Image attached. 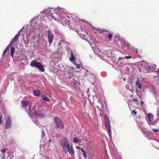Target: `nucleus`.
I'll return each instance as SVG.
<instances>
[{"label":"nucleus","instance_id":"obj_10","mask_svg":"<svg viewBox=\"0 0 159 159\" xmlns=\"http://www.w3.org/2000/svg\"><path fill=\"white\" fill-rule=\"evenodd\" d=\"M34 114L36 116L40 117H43L44 116V114L40 110L35 111L34 112Z\"/></svg>","mask_w":159,"mask_h":159},{"label":"nucleus","instance_id":"obj_33","mask_svg":"<svg viewBox=\"0 0 159 159\" xmlns=\"http://www.w3.org/2000/svg\"><path fill=\"white\" fill-rule=\"evenodd\" d=\"M6 149H2L1 150V152H2V154H4V153L6 152Z\"/></svg>","mask_w":159,"mask_h":159},{"label":"nucleus","instance_id":"obj_44","mask_svg":"<svg viewBox=\"0 0 159 159\" xmlns=\"http://www.w3.org/2000/svg\"><path fill=\"white\" fill-rule=\"evenodd\" d=\"M74 22H76V20H73Z\"/></svg>","mask_w":159,"mask_h":159},{"label":"nucleus","instance_id":"obj_36","mask_svg":"<svg viewBox=\"0 0 159 159\" xmlns=\"http://www.w3.org/2000/svg\"><path fill=\"white\" fill-rule=\"evenodd\" d=\"M125 59V57H119L118 58V60H124Z\"/></svg>","mask_w":159,"mask_h":159},{"label":"nucleus","instance_id":"obj_32","mask_svg":"<svg viewBox=\"0 0 159 159\" xmlns=\"http://www.w3.org/2000/svg\"><path fill=\"white\" fill-rule=\"evenodd\" d=\"M63 43H64V42L63 40H61L58 43V45L60 46L61 44Z\"/></svg>","mask_w":159,"mask_h":159},{"label":"nucleus","instance_id":"obj_28","mask_svg":"<svg viewBox=\"0 0 159 159\" xmlns=\"http://www.w3.org/2000/svg\"><path fill=\"white\" fill-rule=\"evenodd\" d=\"M56 10L57 11H60L61 10H63V8H61L60 7H57V9H56Z\"/></svg>","mask_w":159,"mask_h":159},{"label":"nucleus","instance_id":"obj_30","mask_svg":"<svg viewBox=\"0 0 159 159\" xmlns=\"http://www.w3.org/2000/svg\"><path fill=\"white\" fill-rule=\"evenodd\" d=\"M131 113L132 114L133 113H134V114L135 115H137V111H136V110H133L132 111H131Z\"/></svg>","mask_w":159,"mask_h":159},{"label":"nucleus","instance_id":"obj_37","mask_svg":"<svg viewBox=\"0 0 159 159\" xmlns=\"http://www.w3.org/2000/svg\"><path fill=\"white\" fill-rule=\"evenodd\" d=\"M80 36L81 37H82V36H81V35H82V36H83L84 37L85 36V35L84 34V35H83L82 34H80Z\"/></svg>","mask_w":159,"mask_h":159},{"label":"nucleus","instance_id":"obj_39","mask_svg":"<svg viewBox=\"0 0 159 159\" xmlns=\"http://www.w3.org/2000/svg\"><path fill=\"white\" fill-rule=\"evenodd\" d=\"M138 51L137 50H136L135 51V53L137 54L138 53Z\"/></svg>","mask_w":159,"mask_h":159},{"label":"nucleus","instance_id":"obj_12","mask_svg":"<svg viewBox=\"0 0 159 159\" xmlns=\"http://www.w3.org/2000/svg\"><path fill=\"white\" fill-rule=\"evenodd\" d=\"M94 30H95L96 31H98L99 33H101V32H108V31H107V30H106V29H102V30H101L100 29L95 28V29H94Z\"/></svg>","mask_w":159,"mask_h":159},{"label":"nucleus","instance_id":"obj_2","mask_svg":"<svg viewBox=\"0 0 159 159\" xmlns=\"http://www.w3.org/2000/svg\"><path fill=\"white\" fill-rule=\"evenodd\" d=\"M141 130L144 136L147 137L149 140L152 139L151 136L154 135L155 133L157 134L159 132V130H151L150 131H148V130Z\"/></svg>","mask_w":159,"mask_h":159},{"label":"nucleus","instance_id":"obj_14","mask_svg":"<svg viewBox=\"0 0 159 159\" xmlns=\"http://www.w3.org/2000/svg\"><path fill=\"white\" fill-rule=\"evenodd\" d=\"M40 94L41 93L39 90H35L33 92V94L35 96H39Z\"/></svg>","mask_w":159,"mask_h":159},{"label":"nucleus","instance_id":"obj_21","mask_svg":"<svg viewBox=\"0 0 159 159\" xmlns=\"http://www.w3.org/2000/svg\"><path fill=\"white\" fill-rule=\"evenodd\" d=\"M42 99L43 100L45 101L48 102L49 101V98L46 96L43 95L42 96Z\"/></svg>","mask_w":159,"mask_h":159},{"label":"nucleus","instance_id":"obj_31","mask_svg":"<svg viewBox=\"0 0 159 159\" xmlns=\"http://www.w3.org/2000/svg\"><path fill=\"white\" fill-rule=\"evenodd\" d=\"M69 78H70V79L73 77V75L70 73H69Z\"/></svg>","mask_w":159,"mask_h":159},{"label":"nucleus","instance_id":"obj_23","mask_svg":"<svg viewBox=\"0 0 159 159\" xmlns=\"http://www.w3.org/2000/svg\"><path fill=\"white\" fill-rule=\"evenodd\" d=\"M107 132L110 139H112L111 130H107Z\"/></svg>","mask_w":159,"mask_h":159},{"label":"nucleus","instance_id":"obj_3","mask_svg":"<svg viewBox=\"0 0 159 159\" xmlns=\"http://www.w3.org/2000/svg\"><path fill=\"white\" fill-rule=\"evenodd\" d=\"M30 65L33 67H36L39 70L43 72H44L45 71L44 66L40 62H38L35 60H33L32 61Z\"/></svg>","mask_w":159,"mask_h":159},{"label":"nucleus","instance_id":"obj_24","mask_svg":"<svg viewBox=\"0 0 159 159\" xmlns=\"http://www.w3.org/2000/svg\"><path fill=\"white\" fill-rule=\"evenodd\" d=\"M59 18L60 19V20L61 21L63 20L65 21V20L66 19L64 17L61 15L60 16Z\"/></svg>","mask_w":159,"mask_h":159},{"label":"nucleus","instance_id":"obj_9","mask_svg":"<svg viewBox=\"0 0 159 159\" xmlns=\"http://www.w3.org/2000/svg\"><path fill=\"white\" fill-rule=\"evenodd\" d=\"M20 35V32H18V34H16L14 38L12 40V41L10 43L11 44H12L13 45V43L16 42L17 41H18L19 39V37Z\"/></svg>","mask_w":159,"mask_h":159},{"label":"nucleus","instance_id":"obj_25","mask_svg":"<svg viewBox=\"0 0 159 159\" xmlns=\"http://www.w3.org/2000/svg\"><path fill=\"white\" fill-rule=\"evenodd\" d=\"M12 45V44H11L10 43H9V45H8L7 47L5 49V50L7 51L9 50V49L10 48V47Z\"/></svg>","mask_w":159,"mask_h":159},{"label":"nucleus","instance_id":"obj_43","mask_svg":"<svg viewBox=\"0 0 159 159\" xmlns=\"http://www.w3.org/2000/svg\"><path fill=\"white\" fill-rule=\"evenodd\" d=\"M5 54H4V53H3L2 54V56H4L5 55Z\"/></svg>","mask_w":159,"mask_h":159},{"label":"nucleus","instance_id":"obj_6","mask_svg":"<svg viewBox=\"0 0 159 159\" xmlns=\"http://www.w3.org/2000/svg\"><path fill=\"white\" fill-rule=\"evenodd\" d=\"M104 118L105 122V126L107 129H110L111 127L110 122L109 119L108 118L106 115H104Z\"/></svg>","mask_w":159,"mask_h":159},{"label":"nucleus","instance_id":"obj_16","mask_svg":"<svg viewBox=\"0 0 159 159\" xmlns=\"http://www.w3.org/2000/svg\"><path fill=\"white\" fill-rule=\"evenodd\" d=\"M136 85L138 87V89H140L142 88V84L140 83L139 82V80H138L135 83Z\"/></svg>","mask_w":159,"mask_h":159},{"label":"nucleus","instance_id":"obj_5","mask_svg":"<svg viewBox=\"0 0 159 159\" xmlns=\"http://www.w3.org/2000/svg\"><path fill=\"white\" fill-rule=\"evenodd\" d=\"M150 66L145 64L139 67V70L140 72L143 73H146L150 72Z\"/></svg>","mask_w":159,"mask_h":159},{"label":"nucleus","instance_id":"obj_29","mask_svg":"<svg viewBox=\"0 0 159 159\" xmlns=\"http://www.w3.org/2000/svg\"><path fill=\"white\" fill-rule=\"evenodd\" d=\"M1 159H5V155L4 154H2L1 155Z\"/></svg>","mask_w":159,"mask_h":159},{"label":"nucleus","instance_id":"obj_11","mask_svg":"<svg viewBox=\"0 0 159 159\" xmlns=\"http://www.w3.org/2000/svg\"><path fill=\"white\" fill-rule=\"evenodd\" d=\"M11 121L9 119H8L6 121V127L7 129L9 128L11 125Z\"/></svg>","mask_w":159,"mask_h":159},{"label":"nucleus","instance_id":"obj_46","mask_svg":"<svg viewBox=\"0 0 159 159\" xmlns=\"http://www.w3.org/2000/svg\"><path fill=\"white\" fill-rule=\"evenodd\" d=\"M61 145H62V143H61Z\"/></svg>","mask_w":159,"mask_h":159},{"label":"nucleus","instance_id":"obj_4","mask_svg":"<svg viewBox=\"0 0 159 159\" xmlns=\"http://www.w3.org/2000/svg\"><path fill=\"white\" fill-rule=\"evenodd\" d=\"M55 124L58 128L63 129L64 127L62 122L61 119L58 117L55 116L54 119Z\"/></svg>","mask_w":159,"mask_h":159},{"label":"nucleus","instance_id":"obj_1","mask_svg":"<svg viewBox=\"0 0 159 159\" xmlns=\"http://www.w3.org/2000/svg\"><path fill=\"white\" fill-rule=\"evenodd\" d=\"M63 141L64 142L63 146V151L64 153H67L68 152L71 155V157L74 156V152L72 146H70L68 143V141L66 137H64Z\"/></svg>","mask_w":159,"mask_h":159},{"label":"nucleus","instance_id":"obj_47","mask_svg":"<svg viewBox=\"0 0 159 159\" xmlns=\"http://www.w3.org/2000/svg\"><path fill=\"white\" fill-rule=\"evenodd\" d=\"M69 24H70V23H69L68 24V25H69Z\"/></svg>","mask_w":159,"mask_h":159},{"label":"nucleus","instance_id":"obj_49","mask_svg":"<svg viewBox=\"0 0 159 159\" xmlns=\"http://www.w3.org/2000/svg\"><path fill=\"white\" fill-rule=\"evenodd\" d=\"M157 142L159 143V141H157Z\"/></svg>","mask_w":159,"mask_h":159},{"label":"nucleus","instance_id":"obj_15","mask_svg":"<svg viewBox=\"0 0 159 159\" xmlns=\"http://www.w3.org/2000/svg\"><path fill=\"white\" fill-rule=\"evenodd\" d=\"M29 103L27 101H23L21 102V104L23 107H26L28 106Z\"/></svg>","mask_w":159,"mask_h":159},{"label":"nucleus","instance_id":"obj_41","mask_svg":"<svg viewBox=\"0 0 159 159\" xmlns=\"http://www.w3.org/2000/svg\"><path fill=\"white\" fill-rule=\"evenodd\" d=\"M80 148V147L79 146H77L76 147V148H77V149H79Z\"/></svg>","mask_w":159,"mask_h":159},{"label":"nucleus","instance_id":"obj_17","mask_svg":"<svg viewBox=\"0 0 159 159\" xmlns=\"http://www.w3.org/2000/svg\"><path fill=\"white\" fill-rule=\"evenodd\" d=\"M73 141L75 143H80L81 140L78 139L77 137H75L73 139Z\"/></svg>","mask_w":159,"mask_h":159},{"label":"nucleus","instance_id":"obj_40","mask_svg":"<svg viewBox=\"0 0 159 159\" xmlns=\"http://www.w3.org/2000/svg\"><path fill=\"white\" fill-rule=\"evenodd\" d=\"M140 103L141 105H142L143 104V102L142 101H141Z\"/></svg>","mask_w":159,"mask_h":159},{"label":"nucleus","instance_id":"obj_48","mask_svg":"<svg viewBox=\"0 0 159 159\" xmlns=\"http://www.w3.org/2000/svg\"><path fill=\"white\" fill-rule=\"evenodd\" d=\"M74 79V78L72 79V80H73Z\"/></svg>","mask_w":159,"mask_h":159},{"label":"nucleus","instance_id":"obj_8","mask_svg":"<svg viewBox=\"0 0 159 159\" xmlns=\"http://www.w3.org/2000/svg\"><path fill=\"white\" fill-rule=\"evenodd\" d=\"M48 41L49 44L51 43L53 39L54 36L52 32L50 30L48 31Z\"/></svg>","mask_w":159,"mask_h":159},{"label":"nucleus","instance_id":"obj_27","mask_svg":"<svg viewBox=\"0 0 159 159\" xmlns=\"http://www.w3.org/2000/svg\"><path fill=\"white\" fill-rule=\"evenodd\" d=\"M132 100L134 102H138V100L137 99V98L135 97L134 98H132Z\"/></svg>","mask_w":159,"mask_h":159},{"label":"nucleus","instance_id":"obj_26","mask_svg":"<svg viewBox=\"0 0 159 159\" xmlns=\"http://www.w3.org/2000/svg\"><path fill=\"white\" fill-rule=\"evenodd\" d=\"M45 135V132L43 130L41 132V136L43 138Z\"/></svg>","mask_w":159,"mask_h":159},{"label":"nucleus","instance_id":"obj_50","mask_svg":"<svg viewBox=\"0 0 159 159\" xmlns=\"http://www.w3.org/2000/svg\"><path fill=\"white\" fill-rule=\"evenodd\" d=\"M59 159H61V158H59Z\"/></svg>","mask_w":159,"mask_h":159},{"label":"nucleus","instance_id":"obj_22","mask_svg":"<svg viewBox=\"0 0 159 159\" xmlns=\"http://www.w3.org/2000/svg\"><path fill=\"white\" fill-rule=\"evenodd\" d=\"M81 150L82 152L83 153V156L84 157V158L86 159L87 158V156H86V152L83 149V148H81Z\"/></svg>","mask_w":159,"mask_h":159},{"label":"nucleus","instance_id":"obj_7","mask_svg":"<svg viewBox=\"0 0 159 159\" xmlns=\"http://www.w3.org/2000/svg\"><path fill=\"white\" fill-rule=\"evenodd\" d=\"M85 76L89 79H92L93 80H95V76L93 74L89 73L87 70L85 74Z\"/></svg>","mask_w":159,"mask_h":159},{"label":"nucleus","instance_id":"obj_20","mask_svg":"<svg viewBox=\"0 0 159 159\" xmlns=\"http://www.w3.org/2000/svg\"><path fill=\"white\" fill-rule=\"evenodd\" d=\"M107 38L108 39L109 41H110L113 37V34L111 33H108L107 34Z\"/></svg>","mask_w":159,"mask_h":159},{"label":"nucleus","instance_id":"obj_42","mask_svg":"<svg viewBox=\"0 0 159 159\" xmlns=\"http://www.w3.org/2000/svg\"><path fill=\"white\" fill-rule=\"evenodd\" d=\"M6 51H5V50H4V51H3V53H4V54H5L6 53Z\"/></svg>","mask_w":159,"mask_h":159},{"label":"nucleus","instance_id":"obj_13","mask_svg":"<svg viewBox=\"0 0 159 159\" xmlns=\"http://www.w3.org/2000/svg\"><path fill=\"white\" fill-rule=\"evenodd\" d=\"M147 116L150 122L153 121V117L152 115L151 114V113H148L147 114Z\"/></svg>","mask_w":159,"mask_h":159},{"label":"nucleus","instance_id":"obj_18","mask_svg":"<svg viewBox=\"0 0 159 159\" xmlns=\"http://www.w3.org/2000/svg\"><path fill=\"white\" fill-rule=\"evenodd\" d=\"M70 54H71V56H70V57L69 60L71 61H73L75 59V56H74V53L73 52H71Z\"/></svg>","mask_w":159,"mask_h":159},{"label":"nucleus","instance_id":"obj_34","mask_svg":"<svg viewBox=\"0 0 159 159\" xmlns=\"http://www.w3.org/2000/svg\"><path fill=\"white\" fill-rule=\"evenodd\" d=\"M125 59H130V58H131V57L130 56H126L125 57Z\"/></svg>","mask_w":159,"mask_h":159},{"label":"nucleus","instance_id":"obj_19","mask_svg":"<svg viewBox=\"0 0 159 159\" xmlns=\"http://www.w3.org/2000/svg\"><path fill=\"white\" fill-rule=\"evenodd\" d=\"M15 51V48L13 47H11V55L12 57H13V55Z\"/></svg>","mask_w":159,"mask_h":159},{"label":"nucleus","instance_id":"obj_35","mask_svg":"<svg viewBox=\"0 0 159 159\" xmlns=\"http://www.w3.org/2000/svg\"><path fill=\"white\" fill-rule=\"evenodd\" d=\"M76 67L77 68H78V69L80 68V64H78V65H77L76 66Z\"/></svg>","mask_w":159,"mask_h":159},{"label":"nucleus","instance_id":"obj_38","mask_svg":"<svg viewBox=\"0 0 159 159\" xmlns=\"http://www.w3.org/2000/svg\"><path fill=\"white\" fill-rule=\"evenodd\" d=\"M2 122V116H0V124Z\"/></svg>","mask_w":159,"mask_h":159},{"label":"nucleus","instance_id":"obj_45","mask_svg":"<svg viewBox=\"0 0 159 159\" xmlns=\"http://www.w3.org/2000/svg\"><path fill=\"white\" fill-rule=\"evenodd\" d=\"M89 76H90V77H91V75H89Z\"/></svg>","mask_w":159,"mask_h":159}]
</instances>
